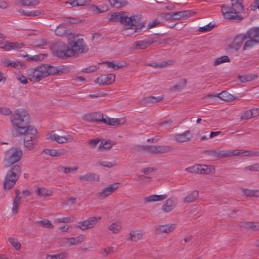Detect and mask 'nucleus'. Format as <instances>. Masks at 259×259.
Instances as JSON below:
<instances>
[{"instance_id":"nucleus-61","label":"nucleus","mask_w":259,"mask_h":259,"mask_svg":"<svg viewBox=\"0 0 259 259\" xmlns=\"http://www.w3.org/2000/svg\"><path fill=\"white\" fill-rule=\"evenodd\" d=\"M44 152L52 157H56V149H47L44 150Z\"/></svg>"},{"instance_id":"nucleus-5","label":"nucleus","mask_w":259,"mask_h":259,"mask_svg":"<svg viewBox=\"0 0 259 259\" xmlns=\"http://www.w3.org/2000/svg\"><path fill=\"white\" fill-rule=\"evenodd\" d=\"M21 173V167L19 164L14 165L8 171L4 182V187L6 190L11 189L19 179Z\"/></svg>"},{"instance_id":"nucleus-21","label":"nucleus","mask_w":259,"mask_h":259,"mask_svg":"<svg viewBox=\"0 0 259 259\" xmlns=\"http://www.w3.org/2000/svg\"><path fill=\"white\" fill-rule=\"evenodd\" d=\"M55 32L57 35L60 37L65 35H72L70 30L67 29L65 24H61L57 26Z\"/></svg>"},{"instance_id":"nucleus-12","label":"nucleus","mask_w":259,"mask_h":259,"mask_svg":"<svg viewBox=\"0 0 259 259\" xmlns=\"http://www.w3.org/2000/svg\"><path fill=\"white\" fill-rule=\"evenodd\" d=\"M101 219V217H90L87 220L78 222L76 227L82 231L92 229Z\"/></svg>"},{"instance_id":"nucleus-47","label":"nucleus","mask_w":259,"mask_h":259,"mask_svg":"<svg viewBox=\"0 0 259 259\" xmlns=\"http://www.w3.org/2000/svg\"><path fill=\"white\" fill-rule=\"evenodd\" d=\"M75 219V217L73 216L71 217H64L56 219V222L58 223H69L73 222Z\"/></svg>"},{"instance_id":"nucleus-35","label":"nucleus","mask_w":259,"mask_h":259,"mask_svg":"<svg viewBox=\"0 0 259 259\" xmlns=\"http://www.w3.org/2000/svg\"><path fill=\"white\" fill-rule=\"evenodd\" d=\"M36 193L40 196H49L52 195L53 191L51 190L44 188H38L35 191Z\"/></svg>"},{"instance_id":"nucleus-25","label":"nucleus","mask_w":259,"mask_h":259,"mask_svg":"<svg viewBox=\"0 0 259 259\" xmlns=\"http://www.w3.org/2000/svg\"><path fill=\"white\" fill-rule=\"evenodd\" d=\"M163 99V97L162 96H159L158 97H155L154 96H149L143 98L142 100V102L144 105H148L158 102L161 101Z\"/></svg>"},{"instance_id":"nucleus-4","label":"nucleus","mask_w":259,"mask_h":259,"mask_svg":"<svg viewBox=\"0 0 259 259\" xmlns=\"http://www.w3.org/2000/svg\"><path fill=\"white\" fill-rule=\"evenodd\" d=\"M19 135H24V145L28 150L33 149L37 143V130L32 126L28 125L26 128L17 132Z\"/></svg>"},{"instance_id":"nucleus-16","label":"nucleus","mask_w":259,"mask_h":259,"mask_svg":"<svg viewBox=\"0 0 259 259\" xmlns=\"http://www.w3.org/2000/svg\"><path fill=\"white\" fill-rule=\"evenodd\" d=\"M156 41V39L152 37H150L142 40L137 41L134 42L133 48L134 50L145 49Z\"/></svg>"},{"instance_id":"nucleus-23","label":"nucleus","mask_w":259,"mask_h":259,"mask_svg":"<svg viewBox=\"0 0 259 259\" xmlns=\"http://www.w3.org/2000/svg\"><path fill=\"white\" fill-rule=\"evenodd\" d=\"M20 192L18 190H15V198L13 203L12 211L16 214L19 210V206L21 203V197L20 196Z\"/></svg>"},{"instance_id":"nucleus-59","label":"nucleus","mask_w":259,"mask_h":259,"mask_svg":"<svg viewBox=\"0 0 259 259\" xmlns=\"http://www.w3.org/2000/svg\"><path fill=\"white\" fill-rule=\"evenodd\" d=\"M245 169L251 171H259V163H255L253 165L246 166L245 167Z\"/></svg>"},{"instance_id":"nucleus-48","label":"nucleus","mask_w":259,"mask_h":259,"mask_svg":"<svg viewBox=\"0 0 259 259\" xmlns=\"http://www.w3.org/2000/svg\"><path fill=\"white\" fill-rule=\"evenodd\" d=\"M9 241L16 250H18L20 249L21 245L17 239L14 238H9Z\"/></svg>"},{"instance_id":"nucleus-24","label":"nucleus","mask_w":259,"mask_h":259,"mask_svg":"<svg viewBox=\"0 0 259 259\" xmlns=\"http://www.w3.org/2000/svg\"><path fill=\"white\" fill-rule=\"evenodd\" d=\"M167 197V195L166 194L163 195H152L148 197H145L144 198V201L145 203H149L151 202L155 201H162Z\"/></svg>"},{"instance_id":"nucleus-14","label":"nucleus","mask_w":259,"mask_h":259,"mask_svg":"<svg viewBox=\"0 0 259 259\" xmlns=\"http://www.w3.org/2000/svg\"><path fill=\"white\" fill-rule=\"evenodd\" d=\"M119 187V183H114L96 194L99 199H103L110 195Z\"/></svg>"},{"instance_id":"nucleus-50","label":"nucleus","mask_w":259,"mask_h":259,"mask_svg":"<svg viewBox=\"0 0 259 259\" xmlns=\"http://www.w3.org/2000/svg\"><path fill=\"white\" fill-rule=\"evenodd\" d=\"M70 71L69 67L65 66H60L57 67V74L67 73Z\"/></svg>"},{"instance_id":"nucleus-62","label":"nucleus","mask_w":259,"mask_h":259,"mask_svg":"<svg viewBox=\"0 0 259 259\" xmlns=\"http://www.w3.org/2000/svg\"><path fill=\"white\" fill-rule=\"evenodd\" d=\"M205 153L208 156L217 158V150H208L205 151Z\"/></svg>"},{"instance_id":"nucleus-15","label":"nucleus","mask_w":259,"mask_h":259,"mask_svg":"<svg viewBox=\"0 0 259 259\" xmlns=\"http://www.w3.org/2000/svg\"><path fill=\"white\" fill-rule=\"evenodd\" d=\"M105 115L100 112H94L86 114L83 115V119L88 122H106L104 119Z\"/></svg>"},{"instance_id":"nucleus-29","label":"nucleus","mask_w":259,"mask_h":259,"mask_svg":"<svg viewBox=\"0 0 259 259\" xmlns=\"http://www.w3.org/2000/svg\"><path fill=\"white\" fill-rule=\"evenodd\" d=\"M129 240L137 241L143 238V234L141 231H132L129 233Z\"/></svg>"},{"instance_id":"nucleus-31","label":"nucleus","mask_w":259,"mask_h":259,"mask_svg":"<svg viewBox=\"0 0 259 259\" xmlns=\"http://www.w3.org/2000/svg\"><path fill=\"white\" fill-rule=\"evenodd\" d=\"M233 150H219L217 151V158L222 159L224 158H227L233 156Z\"/></svg>"},{"instance_id":"nucleus-64","label":"nucleus","mask_w":259,"mask_h":259,"mask_svg":"<svg viewBox=\"0 0 259 259\" xmlns=\"http://www.w3.org/2000/svg\"><path fill=\"white\" fill-rule=\"evenodd\" d=\"M0 113L5 115L13 114L10 109L5 107L0 108Z\"/></svg>"},{"instance_id":"nucleus-1","label":"nucleus","mask_w":259,"mask_h":259,"mask_svg":"<svg viewBox=\"0 0 259 259\" xmlns=\"http://www.w3.org/2000/svg\"><path fill=\"white\" fill-rule=\"evenodd\" d=\"M110 20L113 21L120 22L124 25L122 30L123 34L129 35L130 34L127 31L129 29H134V32H140L141 29L145 26L144 23L141 22V17L139 15H133L128 17L125 16L123 12H115L110 15ZM133 33H131L132 34Z\"/></svg>"},{"instance_id":"nucleus-36","label":"nucleus","mask_w":259,"mask_h":259,"mask_svg":"<svg viewBox=\"0 0 259 259\" xmlns=\"http://www.w3.org/2000/svg\"><path fill=\"white\" fill-rule=\"evenodd\" d=\"M35 224L39 226H41L45 228L53 229L54 226L52 224L51 222L48 220H42L35 222Z\"/></svg>"},{"instance_id":"nucleus-42","label":"nucleus","mask_w":259,"mask_h":259,"mask_svg":"<svg viewBox=\"0 0 259 259\" xmlns=\"http://www.w3.org/2000/svg\"><path fill=\"white\" fill-rule=\"evenodd\" d=\"M115 144V143L113 141L108 140L106 141H102L99 146V149H104L108 150L110 149L113 145Z\"/></svg>"},{"instance_id":"nucleus-9","label":"nucleus","mask_w":259,"mask_h":259,"mask_svg":"<svg viewBox=\"0 0 259 259\" xmlns=\"http://www.w3.org/2000/svg\"><path fill=\"white\" fill-rule=\"evenodd\" d=\"M72 40L69 42L70 49L75 53H84L88 50L87 46L85 44L83 38H79L78 35H71Z\"/></svg>"},{"instance_id":"nucleus-55","label":"nucleus","mask_w":259,"mask_h":259,"mask_svg":"<svg viewBox=\"0 0 259 259\" xmlns=\"http://www.w3.org/2000/svg\"><path fill=\"white\" fill-rule=\"evenodd\" d=\"M214 27V25H211V23L206 25L203 27H200L199 28V31L200 32H207L211 30Z\"/></svg>"},{"instance_id":"nucleus-57","label":"nucleus","mask_w":259,"mask_h":259,"mask_svg":"<svg viewBox=\"0 0 259 259\" xmlns=\"http://www.w3.org/2000/svg\"><path fill=\"white\" fill-rule=\"evenodd\" d=\"M255 223L251 222H246L245 223H242L240 225L241 227H244L246 228H250L253 230L254 225Z\"/></svg>"},{"instance_id":"nucleus-20","label":"nucleus","mask_w":259,"mask_h":259,"mask_svg":"<svg viewBox=\"0 0 259 259\" xmlns=\"http://www.w3.org/2000/svg\"><path fill=\"white\" fill-rule=\"evenodd\" d=\"M79 179L81 181H84L99 182L100 176L97 174L89 172L84 175L80 176Z\"/></svg>"},{"instance_id":"nucleus-63","label":"nucleus","mask_w":259,"mask_h":259,"mask_svg":"<svg viewBox=\"0 0 259 259\" xmlns=\"http://www.w3.org/2000/svg\"><path fill=\"white\" fill-rule=\"evenodd\" d=\"M97 70V67L96 66H92L88 68L82 69V72L86 73H90L96 71Z\"/></svg>"},{"instance_id":"nucleus-34","label":"nucleus","mask_w":259,"mask_h":259,"mask_svg":"<svg viewBox=\"0 0 259 259\" xmlns=\"http://www.w3.org/2000/svg\"><path fill=\"white\" fill-rule=\"evenodd\" d=\"M187 84V79L183 78L181 79V81L179 83L174 85L170 89V90H173V91H181L186 87Z\"/></svg>"},{"instance_id":"nucleus-18","label":"nucleus","mask_w":259,"mask_h":259,"mask_svg":"<svg viewBox=\"0 0 259 259\" xmlns=\"http://www.w3.org/2000/svg\"><path fill=\"white\" fill-rule=\"evenodd\" d=\"M115 74H108L107 75H102L98 77L95 80V82L100 84H110L115 81Z\"/></svg>"},{"instance_id":"nucleus-46","label":"nucleus","mask_w":259,"mask_h":259,"mask_svg":"<svg viewBox=\"0 0 259 259\" xmlns=\"http://www.w3.org/2000/svg\"><path fill=\"white\" fill-rule=\"evenodd\" d=\"M257 76L255 75H245L239 76L240 81L242 82L251 81L254 79Z\"/></svg>"},{"instance_id":"nucleus-27","label":"nucleus","mask_w":259,"mask_h":259,"mask_svg":"<svg viewBox=\"0 0 259 259\" xmlns=\"http://www.w3.org/2000/svg\"><path fill=\"white\" fill-rule=\"evenodd\" d=\"M175 228V225L173 224L161 225L157 228V230L159 233H168L173 231Z\"/></svg>"},{"instance_id":"nucleus-2","label":"nucleus","mask_w":259,"mask_h":259,"mask_svg":"<svg viewBox=\"0 0 259 259\" xmlns=\"http://www.w3.org/2000/svg\"><path fill=\"white\" fill-rule=\"evenodd\" d=\"M231 6L224 5L222 12L224 17L227 20L239 22L243 19L241 13L244 11L243 0H231Z\"/></svg>"},{"instance_id":"nucleus-22","label":"nucleus","mask_w":259,"mask_h":259,"mask_svg":"<svg viewBox=\"0 0 259 259\" xmlns=\"http://www.w3.org/2000/svg\"><path fill=\"white\" fill-rule=\"evenodd\" d=\"M23 46V44L17 42H6V44L1 46V48L6 51H10L11 50H19L21 49Z\"/></svg>"},{"instance_id":"nucleus-60","label":"nucleus","mask_w":259,"mask_h":259,"mask_svg":"<svg viewBox=\"0 0 259 259\" xmlns=\"http://www.w3.org/2000/svg\"><path fill=\"white\" fill-rule=\"evenodd\" d=\"M173 12L161 14V17H164L166 20L175 19V15Z\"/></svg>"},{"instance_id":"nucleus-17","label":"nucleus","mask_w":259,"mask_h":259,"mask_svg":"<svg viewBox=\"0 0 259 259\" xmlns=\"http://www.w3.org/2000/svg\"><path fill=\"white\" fill-rule=\"evenodd\" d=\"M193 138V135L189 130L186 131L181 134H177L174 135V140L178 143H185L190 142Z\"/></svg>"},{"instance_id":"nucleus-58","label":"nucleus","mask_w":259,"mask_h":259,"mask_svg":"<svg viewBox=\"0 0 259 259\" xmlns=\"http://www.w3.org/2000/svg\"><path fill=\"white\" fill-rule=\"evenodd\" d=\"M17 79L23 84H26L28 82L27 78L21 73L17 75Z\"/></svg>"},{"instance_id":"nucleus-51","label":"nucleus","mask_w":259,"mask_h":259,"mask_svg":"<svg viewBox=\"0 0 259 259\" xmlns=\"http://www.w3.org/2000/svg\"><path fill=\"white\" fill-rule=\"evenodd\" d=\"M174 63V61L170 60L166 61L158 62V68H164L165 67L170 66Z\"/></svg>"},{"instance_id":"nucleus-53","label":"nucleus","mask_w":259,"mask_h":259,"mask_svg":"<svg viewBox=\"0 0 259 259\" xmlns=\"http://www.w3.org/2000/svg\"><path fill=\"white\" fill-rule=\"evenodd\" d=\"M251 112L250 110L244 112L240 117L241 120H247L248 119L252 118V114H251Z\"/></svg>"},{"instance_id":"nucleus-26","label":"nucleus","mask_w":259,"mask_h":259,"mask_svg":"<svg viewBox=\"0 0 259 259\" xmlns=\"http://www.w3.org/2000/svg\"><path fill=\"white\" fill-rule=\"evenodd\" d=\"M174 201L171 198L167 199L162 206L161 209L164 212H168L174 208Z\"/></svg>"},{"instance_id":"nucleus-30","label":"nucleus","mask_w":259,"mask_h":259,"mask_svg":"<svg viewBox=\"0 0 259 259\" xmlns=\"http://www.w3.org/2000/svg\"><path fill=\"white\" fill-rule=\"evenodd\" d=\"M191 12L189 11H183L179 12H174L173 15H175V20H180L184 19L190 16Z\"/></svg>"},{"instance_id":"nucleus-39","label":"nucleus","mask_w":259,"mask_h":259,"mask_svg":"<svg viewBox=\"0 0 259 259\" xmlns=\"http://www.w3.org/2000/svg\"><path fill=\"white\" fill-rule=\"evenodd\" d=\"M84 236L83 235H80L75 238H67L66 240L69 242V245H74L78 244L83 241Z\"/></svg>"},{"instance_id":"nucleus-54","label":"nucleus","mask_w":259,"mask_h":259,"mask_svg":"<svg viewBox=\"0 0 259 259\" xmlns=\"http://www.w3.org/2000/svg\"><path fill=\"white\" fill-rule=\"evenodd\" d=\"M100 139L98 138L90 140L87 142L88 144L90 146V147L92 148H95L97 144L100 141Z\"/></svg>"},{"instance_id":"nucleus-43","label":"nucleus","mask_w":259,"mask_h":259,"mask_svg":"<svg viewBox=\"0 0 259 259\" xmlns=\"http://www.w3.org/2000/svg\"><path fill=\"white\" fill-rule=\"evenodd\" d=\"M233 153L235 154H233V156H236V155H240L242 156H251L252 151H249V150H233Z\"/></svg>"},{"instance_id":"nucleus-10","label":"nucleus","mask_w":259,"mask_h":259,"mask_svg":"<svg viewBox=\"0 0 259 259\" xmlns=\"http://www.w3.org/2000/svg\"><path fill=\"white\" fill-rule=\"evenodd\" d=\"M140 150L145 152L151 154H155L158 153H163L173 150V148L170 146H154L147 145L140 146Z\"/></svg>"},{"instance_id":"nucleus-7","label":"nucleus","mask_w":259,"mask_h":259,"mask_svg":"<svg viewBox=\"0 0 259 259\" xmlns=\"http://www.w3.org/2000/svg\"><path fill=\"white\" fill-rule=\"evenodd\" d=\"M22 157L21 149L17 147H12L7 151L5 154L4 164L5 167H8L18 162Z\"/></svg>"},{"instance_id":"nucleus-3","label":"nucleus","mask_w":259,"mask_h":259,"mask_svg":"<svg viewBox=\"0 0 259 259\" xmlns=\"http://www.w3.org/2000/svg\"><path fill=\"white\" fill-rule=\"evenodd\" d=\"M11 121L13 128L18 132L29 125L30 117L26 111L23 109H18L13 113Z\"/></svg>"},{"instance_id":"nucleus-13","label":"nucleus","mask_w":259,"mask_h":259,"mask_svg":"<svg viewBox=\"0 0 259 259\" xmlns=\"http://www.w3.org/2000/svg\"><path fill=\"white\" fill-rule=\"evenodd\" d=\"M248 30H253L256 35L252 37H247V39L246 40V41L243 46V50L251 48L259 43V27H253Z\"/></svg>"},{"instance_id":"nucleus-45","label":"nucleus","mask_w":259,"mask_h":259,"mask_svg":"<svg viewBox=\"0 0 259 259\" xmlns=\"http://www.w3.org/2000/svg\"><path fill=\"white\" fill-rule=\"evenodd\" d=\"M47 55L46 54H40L39 55H34L33 56H29L28 55L26 56V60L30 61H37L39 60H41L44 58V57H47Z\"/></svg>"},{"instance_id":"nucleus-19","label":"nucleus","mask_w":259,"mask_h":259,"mask_svg":"<svg viewBox=\"0 0 259 259\" xmlns=\"http://www.w3.org/2000/svg\"><path fill=\"white\" fill-rule=\"evenodd\" d=\"M214 98L218 97L222 100L229 102L232 101L235 99V97L231 94H229L226 91H223L219 94L217 95H208L205 98Z\"/></svg>"},{"instance_id":"nucleus-38","label":"nucleus","mask_w":259,"mask_h":259,"mask_svg":"<svg viewBox=\"0 0 259 259\" xmlns=\"http://www.w3.org/2000/svg\"><path fill=\"white\" fill-rule=\"evenodd\" d=\"M4 65L6 67H11L13 68H16L20 65V62L19 61H14L8 59H5L3 61Z\"/></svg>"},{"instance_id":"nucleus-28","label":"nucleus","mask_w":259,"mask_h":259,"mask_svg":"<svg viewBox=\"0 0 259 259\" xmlns=\"http://www.w3.org/2000/svg\"><path fill=\"white\" fill-rule=\"evenodd\" d=\"M50 138L52 140H55L57 142L60 144L65 143L68 141L67 138L64 136H60L57 135L54 133V132H52L50 133Z\"/></svg>"},{"instance_id":"nucleus-11","label":"nucleus","mask_w":259,"mask_h":259,"mask_svg":"<svg viewBox=\"0 0 259 259\" xmlns=\"http://www.w3.org/2000/svg\"><path fill=\"white\" fill-rule=\"evenodd\" d=\"M253 30H247L246 33L238 34L235 38L231 47L236 51L239 50L243 42L247 39V37H252L256 36Z\"/></svg>"},{"instance_id":"nucleus-49","label":"nucleus","mask_w":259,"mask_h":259,"mask_svg":"<svg viewBox=\"0 0 259 259\" xmlns=\"http://www.w3.org/2000/svg\"><path fill=\"white\" fill-rule=\"evenodd\" d=\"M201 167L200 164H196L186 168V170L191 173L199 174V168Z\"/></svg>"},{"instance_id":"nucleus-8","label":"nucleus","mask_w":259,"mask_h":259,"mask_svg":"<svg viewBox=\"0 0 259 259\" xmlns=\"http://www.w3.org/2000/svg\"><path fill=\"white\" fill-rule=\"evenodd\" d=\"M43 65L30 68L27 70V76L31 81L38 82L46 77Z\"/></svg>"},{"instance_id":"nucleus-37","label":"nucleus","mask_w":259,"mask_h":259,"mask_svg":"<svg viewBox=\"0 0 259 259\" xmlns=\"http://www.w3.org/2000/svg\"><path fill=\"white\" fill-rule=\"evenodd\" d=\"M244 194L248 197H259V189L251 190L247 189H242Z\"/></svg>"},{"instance_id":"nucleus-52","label":"nucleus","mask_w":259,"mask_h":259,"mask_svg":"<svg viewBox=\"0 0 259 259\" xmlns=\"http://www.w3.org/2000/svg\"><path fill=\"white\" fill-rule=\"evenodd\" d=\"M60 168L64 174H68L73 171H76L77 169V167H67L65 166H60Z\"/></svg>"},{"instance_id":"nucleus-44","label":"nucleus","mask_w":259,"mask_h":259,"mask_svg":"<svg viewBox=\"0 0 259 259\" xmlns=\"http://www.w3.org/2000/svg\"><path fill=\"white\" fill-rule=\"evenodd\" d=\"M230 62V59L227 56H223L217 58L214 62V65L217 66L225 62Z\"/></svg>"},{"instance_id":"nucleus-41","label":"nucleus","mask_w":259,"mask_h":259,"mask_svg":"<svg viewBox=\"0 0 259 259\" xmlns=\"http://www.w3.org/2000/svg\"><path fill=\"white\" fill-rule=\"evenodd\" d=\"M67 256V253L65 251L54 255H47L46 259H65Z\"/></svg>"},{"instance_id":"nucleus-33","label":"nucleus","mask_w":259,"mask_h":259,"mask_svg":"<svg viewBox=\"0 0 259 259\" xmlns=\"http://www.w3.org/2000/svg\"><path fill=\"white\" fill-rule=\"evenodd\" d=\"M198 196L199 192L197 190H194L185 197L184 201L185 202H192L195 201L198 197Z\"/></svg>"},{"instance_id":"nucleus-6","label":"nucleus","mask_w":259,"mask_h":259,"mask_svg":"<svg viewBox=\"0 0 259 259\" xmlns=\"http://www.w3.org/2000/svg\"><path fill=\"white\" fill-rule=\"evenodd\" d=\"M53 54L62 59L67 58L74 55V52L70 47L62 41L53 42L51 46Z\"/></svg>"},{"instance_id":"nucleus-40","label":"nucleus","mask_w":259,"mask_h":259,"mask_svg":"<svg viewBox=\"0 0 259 259\" xmlns=\"http://www.w3.org/2000/svg\"><path fill=\"white\" fill-rule=\"evenodd\" d=\"M121 228V223L120 222L113 223L108 227L109 229L115 234L119 233Z\"/></svg>"},{"instance_id":"nucleus-56","label":"nucleus","mask_w":259,"mask_h":259,"mask_svg":"<svg viewBox=\"0 0 259 259\" xmlns=\"http://www.w3.org/2000/svg\"><path fill=\"white\" fill-rule=\"evenodd\" d=\"M201 167L199 168V174H206L209 171V168L206 165H200Z\"/></svg>"},{"instance_id":"nucleus-32","label":"nucleus","mask_w":259,"mask_h":259,"mask_svg":"<svg viewBox=\"0 0 259 259\" xmlns=\"http://www.w3.org/2000/svg\"><path fill=\"white\" fill-rule=\"evenodd\" d=\"M46 77L49 75L57 74V67L49 65L47 64L44 65Z\"/></svg>"}]
</instances>
